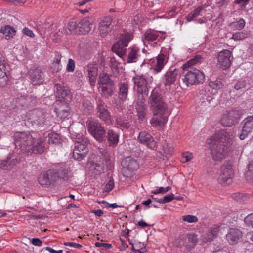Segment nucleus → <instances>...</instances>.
Returning <instances> with one entry per match:
<instances>
[{"mask_svg":"<svg viewBox=\"0 0 253 253\" xmlns=\"http://www.w3.org/2000/svg\"><path fill=\"white\" fill-rule=\"evenodd\" d=\"M55 95L56 100L54 104L55 106L54 111H57V105L67 107L69 102H71L72 98V94L70 90L65 86L59 84H55L54 86Z\"/></svg>","mask_w":253,"mask_h":253,"instance_id":"1","label":"nucleus"},{"mask_svg":"<svg viewBox=\"0 0 253 253\" xmlns=\"http://www.w3.org/2000/svg\"><path fill=\"white\" fill-rule=\"evenodd\" d=\"M184 68L182 80L187 86L202 84L205 80V75L203 72L195 68Z\"/></svg>","mask_w":253,"mask_h":253,"instance_id":"2","label":"nucleus"},{"mask_svg":"<svg viewBox=\"0 0 253 253\" xmlns=\"http://www.w3.org/2000/svg\"><path fill=\"white\" fill-rule=\"evenodd\" d=\"M137 93L147 94L150 85L153 82V77L148 73L136 74L132 78Z\"/></svg>","mask_w":253,"mask_h":253,"instance_id":"3","label":"nucleus"},{"mask_svg":"<svg viewBox=\"0 0 253 253\" xmlns=\"http://www.w3.org/2000/svg\"><path fill=\"white\" fill-rule=\"evenodd\" d=\"M14 137L16 147L22 150H29L35 143V138L29 132H17Z\"/></svg>","mask_w":253,"mask_h":253,"instance_id":"4","label":"nucleus"},{"mask_svg":"<svg viewBox=\"0 0 253 253\" xmlns=\"http://www.w3.org/2000/svg\"><path fill=\"white\" fill-rule=\"evenodd\" d=\"M234 176V170L233 164L229 160L225 161L221 167V172L218 177V181L220 183L228 185L233 182Z\"/></svg>","mask_w":253,"mask_h":253,"instance_id":"5","label":"nucleus"},{"mask_svg":"<svg viewBox=\"0 0 253 253\" xmlns=\"http://www.w3.org/2000/svg\"><path fill=\"white\" fill-rule=\"evenodd\" d=\"M148 103L152 111H166L167 104L163 95L156 88L151 92Z\"/></svg>","mask_w":253,"mask_h":253,"instance_id":"6","label":"nucleus"},{"mask_svg":"<svg viewBox=\"0 0 253 253\" xmlns=\"http://www.w3.org/2000/svg\"><path fill=\"white\" fill-rule=\"evenodd\" d=\"M90 144L87 138L82 136L77 138L73 152V157L77 160L83 159L88 152V146Z\"/></svg>","mask_w":253,"mask_h":253,"instance_id":"7","label":"nucleus"},{"mask_svg":"<svg viewBox=\"0 0 253 253\" xmlns=\"http://www.w3.org/2000/svg\"><path fill=\"white\" fill-rule=\"evenodd\" d=\"M211 151V155L215 161H221L224 158L226 154L225 144H219L216 142L213 138H210L207 140Z\"/></svg>","mask_w":253,"mask_h":253,"instance_id":"8","label":"nucleus"},{"mask_svg":"<svg viewBox=\"0 0 253 253\" xmlns=\"http://www.w3.org/2000/svg\"><path fill=\"white\" fill-rule=\"evenodd\" d=\"M130 40L131 35L128 33L121 35L119 41L113 45L112 48L113 52L122 58L125 54L126 47Z\"/></svg>","mask_w":253,"mask_h":253,"instance_id":"9","label":"nucleus"},{"mask_svg":"<svg viewBox=\"0 0 253 253\" xmlns=\"http://www.w3.org/2000/svg\"><path fill=\"white\" fill-rule=\"evenodd\" d=\"M123 169L122 172L124 176L130 177L132 175V172L136 170L139 165L137 161L133 158L128 157L122 161Z\"/></svg>","mask_w":253,"mask_h":253,"instance_id":"10","label":"nucleus"},{"mask_svg":"<svg viewBox=\"0 0 253 253\" xmlns=\"http://www.w3.org/2000/svg\"><path fill=\"white\" fill-rule=\"evenodd\" d=\"M52 169L42 172L38 176V181L42 187L49 188L53 186L56 182L55 172Z\"/></svg>","mask_w":253,"mask_h":253,"instance_id":"11","label":"nucleus"},{"mask_svg":"<svg viewBox=\"0 0 253 253\" xmlns=\"http://www.w3.org/2000/svg\"><path fill=\"white\" fill-rule=\"evenodd\" d=\"M88 131L99 142L103 141L105 137L106 131L103 127L94 121H90L87 126Z\"/></svg>","mask_w":253,"mask_h":253,"instance_id":"12","label":"nucleus"},{"mask_svg":"<svg viewBox=\"0 0 253 253\" xmlns=\"http://www.w3.org/2000/svg\"><path fill=\"white\" fill-rule=\"evenodd\" d=\"M28 74L31 83L33 85H39L43 83L45 80V75L42 69L39 67L31 68Z\"/></svg>","mask_w":253,"mask_h":253,"instance_id":"13","label":"nucleus"},{"mask_svg":"<svg viewBox=\"0 0 253 253\" xmlns=\"http://www.w3.org/2000/svg\"><path fill=\"white\" fill-rule=\"evenodd\" d=\"M169 114V112H155L150 120L151 125L156 128L161 129L165 126Z\"/></svg>","mask_w":253,"mask_h":253,"instance_id":"14","label":"nucleus"},{"mask_svg":"<svg viewBox=\"0 0 253 253\" xmlns=\"http://www.w3.org/2000/svg\"><path fill=\"white\" fill-rule=\"evenodd\" d=\"M211 138H213V139L217 143L225 144V146L228 144H232V135L226 129H222L217 131Z\"/></svg>","mask_w":253,"mask_h":253,"instance_id":"15","label":"nucleus"},{"mask_svg":"<svg viewBox=\"0 0 253 253\" xmlns=\"http://www.w3.org/2000/svg\"><path fill=\"white\" fill-rule=\"evenodd\" d=\"M139 142L147 148L154 149L157 148V142L152 136L146 131L140 132L138 137Z\"/></svg>","mask_w":253,"mask_h":253,"instance_id":"16","label":"nucleus"},{"mask_svg":"<svg viewBox=\"0 0 253 253\" xmlns=\"http://www.w3.org/2000/svg\"><path fill=\"white\" fill-rule=\"evenodd\" d=\"M243 123L244 124L242 132L239 135L241 140H244L249 134L253 132V116L246 117Z\"/></svg>","mask_w":253,"mask_h":253,"instance_id":"17","label":"nucleus"},{"mask_svg":"<svg viewBox=\"0 0 253 253\" xmlns=\"http://www.w3.org/2000/svg\"><path fill=\"white\" fill-rule=\"evenodd\" d=\"M84 71L87 73L91 86L95 85L96 77L98 75V65L96 63H89L84 68Z\"/></svg>","mask_w":253,"mask_h":253,"instance_id":"18","label":"nucleus"},{"mask_svg":"<svg viewBox=\"0 0 253 253\" xmlns=\"http://www.w3.org/2000/svg\"><path fill=\"white\" fill-rule=\"evenodd\" d=\"M242 236L243 233L239 229L230 228L226 235V238L230 245H235L239 242Z\"/></svg>","mask_w":253,"mask_h":253,"instance_id":"19","label":"nucleus"},{"mask_svg":"<svg viewBox=\"0 0 253 253\" xmlns=\"http://www.w3.org/2000/svg\"><path fill=\"white\" fill-rule=\"evenodd\" d=\"M112 19L110 16H105L100 19L98 29L102 37L104 36L111 31V25Z\"/></svg>","mask_w":253,"mask_h":253,"instance_id":"20","label":"nucleus"},{"mask_svg":"<svg viewBox=\"0 0 253 253\" xmlns=\"http://www.w3.org/2000/svg\"><path fill=\"white\" fill-rule=\"evenodd\" d=\"M236 112H228L220 119L221 124L224 126H230L234 125L237 120L240 119L239 114H236Z\"/></svg>","mask_w":253,"mask_h":253,"instance_id":"21","label":"nucleus"},{"mask_svg":"<svg viewBox=\"0 0 253 253\" xmlns=\"http://www.w3.org/2000/svg\"><path fill=\"white\" fill-rule=\"evenodd\" d=\"M231 52L229 50H223L218 56V62L223 69L228 68L231 64Z\"/></svg>","mask_w":253,"mask_h":253,"instance_id":"22","label":"nucleus"},{"mask_svg":"<svg viewBox=\"0 0 253 253\" xmlns=\"http://www.w3.org/2000/svg\"><path fill=\"white\" fill-rule=\"evenodd\" d=\"M51 169L55 173L54 177L56 182L59 180L64 181L68 180V170L63 165H59L58 167Z\"/></svg>","mask_w":253,"mask_h":253,"instance_id":"23","label":"nucleus"},{"mask_svg":"<svg viewBox=\"0 0 253 253\" xmlns=\"http://www.w3.org/2000/svg\"><path fill=\"white\" fill-rule=\"evenodd\" d=\"M220 226L218 225H213L210 227L207 232L203 235V240L205 243L211 242L218 235Z\"/></svg>","mask_w":253,"mask_h":253,"instance_id":"24","label":"nucleus"},{"mask_svg":"<svg viewBox=\"0 0 253 253\" xmlns=\"http://www.w3.org/2000/svg\"><path fill=\"white\" fill-rule=\"evenodd\" d=\"M179 71L174 69L172 70L170 69L165 75L164 85L165 86H170L176 81L178 75Z\"/></svg>","mask_w":253,"mask_h":253,"instance_id":"25","label":"nucleus"},{"mask_svg":"<svg viewBox=\"0 0 253 253\" xmlns=\"http://www.w3.org/2000/svg\"><path fill=\"white\" fill-rule=\"evenodd\" d=\"M202 100L201 105L202 106L213 105V102L215 100V98L212 95H210L206 90H202L200 92V96Z\"/></svg>","mask_w":253,"mask_h":253,"instance_id":"26","label":"nucleus"},{"mask_svg":"<svg viewBox=\"0 0 253 253\" xmlns=\"http://www.w3.org/2000/svg\"><path fill=\"white\" fill-rule=\"evenodd\" d=\"M80 34H86L91 29L92 24L88 17H84L78 23Z\"/></svg>","mask_w":253,"mask_h":253,"instance_id":"27","label":"nucleus"},{"mask_svg":"<svg viewBox=\"0 0 253 253\" xmlns=\"http://www.w3.org/2000/svg\"><path fill=\"white\" fill-rule=\"evenodd\" d=\"M98 91L103 98H108L112 95L115 90V84L98 86Z\"/></svg>","mask_w":253,"mask_h":253,"instance_id":"28","label":"nucleus"},{"mask_svg":"<svg viewBox=\"0 0 253 253\" xmlns=\"http://www.w3.org/2000/svg\"><path fill=\"white\" fill-rule=\"evenodd\" d=\"M115 84L114 81L111 79V76L106 73L99 74L98 80V86L106 85Z\"/></svg>","mask_w":253,"mask_h":253,"instance_id":"29","label":"nucleus"},{"mask_svg":"<svg viewBox=\"0 0 253 253\" xmlns=\"http://www.w3.org/2000/svg\"><path fill=\"white\" fill-rule=\"evenodd\" d=\"M119 134L117 132L109 129L107 135L109 145L112 147L116 146L119 142Z\"/></svg>","mask_w":253,"mask_h":253,"instance_id":"30","label":"nucleus"},{"mask_svg":"<svg viewBox=\"0 0 253 253\" xmlns=\"http://www.w3.org/2000/svg\"><path fill=\"white\" fill-rule=\"evenodd\" d=\"M119 87V97L122 100L125 101L127 96L128 85L126 83H120Z\"/></svg>","mask_w":253,"mask_h":253,"instance_id":"31","label":"nucleus"},{"mask_svg":"<svg viewBox=\"0 0 253 253\" xmlns=\"http://www.w3.org/2000/svg\"><path fill=\"white\" fill-rule=\"evenodd\" d=\"M0 32L5 35V38L6 39H10L15 35L16 30L13 27L5 25L1 27Z\"/></svg>","mask_w":253,"mask_h":253,"instance_id":"32","label":"nucleus"},{"mask_svg":"<svg viewBox=\"0 0 253 253\" xmlns=\"http://www.w3.org/2000/svg\"><path fill=\"white\" fill-rule=\"evenodd\" d=\"M134 106L136 111H143L145 109L146 103L143 94H139L137 100L135 103Z\"/></svg>","mask_w":253,"mask_h":253,"instance_id":"33","label":"nucleus"},{"mask_svg":"<svg viewBox=\"0 0 253 253\" xmlns=\"http://www.w3.org/2000/svg\"><path fill=\"white\" fill-rule=\"evenodd\" d=\"M45 148L44 143L43 141H38L35 145L30 148L32 153L34 154H40L43 152Z\"/></svg>","mask_w":253,"mask_h":253,"instance_id":"34","label":"nucleus"},{"mask_svg":"<svg viewBox=\"0 0 253 253\" xmlns=\"http://www.w3.org/2000/svg\"><path fill=\"white\" fill-rule=\"evenodd\" d=\"M164 57L162 55H159L157 57V64L153 68L155 74L159 73L164 66Z\"/></svg>","mask_w":253,"mask_h":253,"instance_id":"35","label":"nucleus"},{"mask_svg":"<svg viewBox=\"0 0 253 253\" xmlns=\"http://www.w3.org/2000/svg\"><path fill=\"white\" fill-rule=\"evenodd\" d=\"M139 51V49L137 47H134L131 48L128 54L127 62L129 63L135 62L138 57V52Z\"/></svg>","mask_w":253,"mask_h":253,"instance_id":"36","label":"nucleus"},{"mask_svg":"<svg viewBox=\"0 0 253 253\" xmlns=\"http://www.w3.org/2000/svg\"><path fill=\"white\" fill-rule=\"evenodd\" d=\"M204 9V7L203 6H198L186 16V18L187 20L189 22L193 20L195 18L200 15Z\"/></svg>","mask_w":253,"mask_h":253,"instance_id":"37","label":"nucleus"},{"mask_svg":"<svg viewBox=\"0 0 253 253\" xmlns=\"http://www.w3.org/2000/svg\"><path fill=\"white\" fill-rule=\"evenodd\" d=\"M209 85L212 89L219 90L223 88L224 83L221 78H217L215 81H210Z\"/></svg>","mask_w":253,"mask_h":253,"instance_id":"38","label":"nucleus"},{"mask_svg":"<svg viewBox=\"0 0 253 253\" xmlns=\"http://www.w3.org/2000/svg\"><path fill=\"white\" fill-rule=\"evenodd\" d=\"M115 120L116 124L122 129H128L130 127L128 120L123 117H117Z\"/></svg>","mask_w":253,"mask_h":253,"instance_id":"39","label":"nucleus"},{"mask_svg":"<svg viewBox=\"0 0 253 253\" xmlns=\"http://www.w3.org/2000/svg\"><path fill=\"white\" fill-rule=\"evenodd\" d=\"M98 115L100 119L103 121L106 124L110 125L112 124L113 120L111 118L109 112H99Z\"/></svg>","mask_w":253,"mask_h":253,"instance_id":"40","label":"nucleus"},{"mask_svg":"<svg viewBox=\"0 0 253 253\" xmlns=\"http://www.w3.org/2000/svg\"><path fill=\"white\" fill-rule=\"evenodd\" d=\"M245 25V21L242 18H240L239 20L234 21L229 24V27L234 30H241Z\"/></svg>","mask_w":253,"mask_h":253,"instance_id":"41","label":"nucleus"},{"mask_svg":"<svg viewBox=\"0 0 253 253\" xmlns=\"http://www.w3.org/2000/svg\"><path fill=\"white\" fill-rule=\"evenodd\" d=\"M187 248H193L195 247L198 242L197 236L194 234H189L187 235Z\"/></svg>","mask_w":253,"mask_h":253,"instance_id":"42","label":"nucleus"},{"mask_svg":"<svg viewBox=\"0 0 253 253\" xmlns=\"http://www.w3.org/2000/svg\"><path fill=\"white\" fill-rule=\"evenodd\" d=\"M6 71L5 64L0 61V80H2V81H0L1 83L6 82L7 80Z\"/></svg>","mask_w":253,"mask_h":253,"instance_id":"43","label":"nucleus"},{"mask_svg":"<svg viewBox=\"0 0 253 253\" xmlns=\"http://www.w3.org/2000/svg\"><path fill=\"white\" fill-rule=\"evenodd\" d=\"M157 38L158 35L151 31L146 32L142 37L143 40L151 42L155 41Z\"/></svg>","mask_w":253,"mask_h":253,"instance_id":"44","label":"nucleus"},{"mask_svg":"<svg viewBox=\"0 0 253 253\" xmlns=\"http://www.w3.org/2000/svg\"><path fill=\"white\" fill-rule=\"evenodd\" d=\"M61 142V137L56 132H51L48 135L49 144H59Z\"/></svg>","mask_w":253,"mask_h":253,"instance_id":"45","label":"nucleus"},{"mask_svg":"<svg viewBox=\"0 0 253 253\" xmlns=\"http://www.w3.org/2000/svg\"><path fill=\"white\" fill-rule=\"evenodd\" d=\"M250 33L247 31L236 32L233 34L232 39L235 41L242 40L248 37Z\"/></svg>","mask_w":253,"mask_h":253,"instance_id":"46","label":"nucleus"},{"mask_svg":"<svg viewBox=\"0 0 253 253\" xmlns=\"http://www.w3.org/2000/svg\"><path fill=\"white\" fill-rule=\"evenodd\" d=\"M110 66L114 74H117L119 72L120 64L115 57H111L109 61Z\"/></svg>","mask_w":253,"mask_h":253,"instance_id":"47","label":"nucleus"},{"mask_svg":"<svg viewBox=\"0 0 253 253\" xmlns=\"http://www.w3.org/2000/svg\"><path fill=\"white\" fill-rule=\"evenodd\" d=\"M68 30L74 34H80L78 23L76 22L71 21L68 24Z\"/></svg>","mask_w":253,"mask_h":253,"instance_id":"48","label":"nucleus"},{"mask_svg":"<svg viewBox=\"0 0 253 253\" xmlns=\"http://www.w3.org/2000/svg\"><path fill=\"white\" fill-rule=\"evenodd\" d=\"M202 59V56L200 55H197L185 63L183 65V68H187L191 66L195 65L200 62Z\"/></svg>","mask_w":253,"mask_h":253,"instance_id":"49","label":"nucleus"},{"mask_svg":"<svg viewBox=\"0 0 253 253\" xmlns=\"http://www.w3.org/2000/svg\"><path fill=\"white\" fill-rule=\"evenodd\" d=\"M232 197L235 200L239 202L247 200L249 198V196L248 194L241 193H234L232 195Z\"/></svg>","mask_w":253,"mask_h":253,"instance_id":"50","label":"nucleus"},{"mask_svg":"<svg viewBox=\"0 0 253 253\" xmlns=\"http://www.w3.org/2000/svg\"><path fill=\"white\" fill-rule=\"evenodd\" d=\"M33 122L38 125H43L46 122V113L42 112Z\"/></svg>","mask_w":253,"mask_h":253,"instance_id":"51","label":"nucleus"},{"mask_svg":"<svg viewBox=\"0 0 253 253\" xmlns=\"http://www.w3.org/2000/svg\"><path fill=\"white\" fill-rule=\"evenodd\" d=\"M26 101V99L22 97L16 99L15 100V107L13 109L17 110L22 109V107L25 104Z\"/></svg>","mask_w":253,"mask_h":253,"instance_id":"52","label":"nucleus"},{"mask_svg":"<svg viewBox=\"0 0 253 253\" xmlns=\"http://www.w3.org/2000/svg\"><path fill=\"white\" fill-rule=\"evenodd\" d=\"M174 199V195L172 193L164 196L163 198L159 199L157 202L160 204H165L169 202Z\"/></svg>","mask_w":253,"mask_h":253,"instance_id":"53","label":"nucleus"},{"mask_svg":"<svg viewBox=\"0 0 253 253\" xmlns=\"http://www.w3.org/2000/svg\"><path fill=\"white\" fill-rule=\"evenodd\" d=\"M184 221L188 223H196L198 221V218L197 216L192 215H185L182 217Z\"/></svg>","mask_w":253,"mask_h":253,"instance_id":"54","label":"nucleus"},{"mask_svg":"<svg viewBox=\"0 0 253 253\" xmlns=\"http://www.w3.org/2000/svg\"><path fill=\"white\" fill-rule=\"evenodd\" d=\"M10 159H7L0 161V168L3 169H8L11 168Z\"/></svg>","mask_w":253,"mask_h":253,"instance_id":"55","label":"nucleus"},{"mask_svg":"<svg viewBox=\"0 0 253 253\" xmlns=\"http://www.w3.org/2000/svg\"><path fill=\"white\" fill-rule=\"evenodd\" d=\"M247 177L253 178V160L251 161L248 165V171L246 172Z\"/></svg>","mask_w":253,"mask_h":253,"instance_id":"56","label":"nucleus"},{"mask_svg":"<svg viewBox=\"0 0 253 253\" xmlns=\"http://www.w3.org/2000/svg\"><path fill=\"white\" fill-rule=\"evenodd\" d=\"M114 187V183L113 179L111 178L108 183L106 184L103 192H109L111 191Z\"/></svg>","mask_w":253,"mask_h":253,"instance_id":"57","label":"nucleus"},{"mask_svg":"<svg viewBox=\"0 0 253 253\" xmlns=\"http://www.w3.org/2000/svg\"><path fill=\"white\" fill-rule=\"evenodd\" d=\"M100 153L101 156L103 157L106 162L110 160V153L103 149H99Z\"/></svg>","mask_w":253,"mask_h":253,"instance_id":"58","label":"nucleus"},{"mask_svg":"<svg viewBox=\"0 0 253 253\" xmlns=\"http://www.w3.org/2000/svg\"><path fill=\"white\" fill-rule=\"evenodd\" d=\"M75 68V61L72 59H69L67 65L66 70L68 72H72L74 71Z\"/></svg>","mask_w":253,"mask_h":253,"instance_id":"59","label":"nucleus"},{"mask_svg":"<svg viewBox=\"0 0 253 253\" xmlns=\"http://www.w3.org/2000/svg\"><path fill=\"white\" fill-rule=\"evenodd\" d=\"M246 86V82L245 80H240L234 85V88L236 90H240L244 88Z\"/></svg>","mask_w":253,"mask_h":253,"instance_id":"60","label":"nucleus"},{"mask_svg":"<svg viewBox=\"0 0 253 253\" xmlns=\"http://www.w3.org/2000/svg\"><path fill=\"white\" fill-rule=\"evenodd\" d=\"M244 221L249 226L253 227V213L248 215L245 218Z\"/></svg>","mask_w":253,"mask_h":253,"instance_id":"61","label":"nucleus"},{"mask_svg":"<svg viewBox=\"0 0 253 253\" xmlns=\"http://www.w3.org/2000/svg\"><path fill=\"white\" fill-rule=\"evenodd\" d=\"M250 0H235V3L239 4L242 8H245Z\"/></svg>","mask_w":253,"mask_h":253,"instance_id":"62","label":"nucleus"},{"mask_svg":"<svg viewBox=\"0 0 253 253\" xmlns=\"http://www.w3.org/2000/svg\"><path fill=\"white\" fill-rule=\"evenodd\" d=\"M63 244L65 246H70L77 249H80L82 248V245L74 242H64Z\"/></svg>","mask_w":253,"mask_h":253,"instance_id":"63","label":"nucleus"},{"mask_svg":"<svg viewBox=\"0 0 253 253\" xmlns=\"http://www.w3.org/2000/svg\"><path fill=\"white\" fill-rule=\"evenodd\" d=\"M23 33L26 35L29 36L30 37H34V34L33 32V31L28 29V28H24L23 29Z\"/></svg>","mask_w":253,"mask_h":253,"instance_id":"64","label":"nucleus"}]
</instances>
